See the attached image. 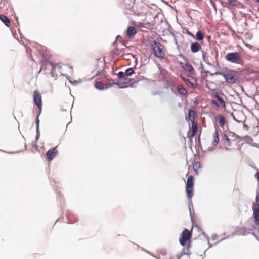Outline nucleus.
<instances>
[{
  "instance_id": "bb28decb",
  "label": "nucleus",
  "mask_w": 259,
  "mask_h": 259,
  "mask_svg": "<svg viewBox=\"0 0 259 259\" xmlns=\"http://www.w3.org/2000/svg\"><path fill=\"white\" fill-rule=\"evenodd\" d=\"M125 75L126 76H131L134 73V71L133 68H128L125 71Z\"/></svg>"
},
{
  "instance_id": "412c9836",
  "label": "nucleus",
  "mask_w": 259,
  "mask_h": 259,
  "mask_svg": "<svg viewBox=\"0 0 259 259\" xmlns=\"http://www.w3.org/2000/svg\"><path fill=\"white\" fill-rule=\"evenodd\" d=\"M177 92L182 95H185L187 93L186 89L182 85H178L177 88Z\"/></svg>"
},
{
  "instance_id": "b1692460",
  "label": "nucleus",
  "mask_w": 259,
  "mask_h": 259,
  "mask_svg": "<svg viewBox=\"0 0 259 259\" xmlns=\"http://www.w3.org/2000/svg\"><path fill=\"white\" fill-rule=\"evenodd\" d=\"M219 141V134L217 129H215V132L213 134V141L212 142V144L215 146L218 144Z\"/></svg>"
},
{
  "instance_id": "bf43d9fd",
  "label": "nucleus",
  "mask_w": 259,
  "mask_h": 259,
  "mask_svg": "<svg viewBox=\"0 0 259 259\" xmlns=\"http://www.w3.org/2000/svg\"><path fill=\"white\" fill-rule=\"evenodd\" d=\"M234 99L235 100V99H239L240 100H241V98H234Z\"/></svg>"
},
{
  "instance_id": "69168bd1",
  "label": "nucleus",
  "mask_w": 259,
  "mask_h": 259,
  "mask_svg": "<svg viewBox=\"0 0 259 259\" xmlns=\"http://www.w3.org/2000/svg\"><path fill=\"white\" fill-rule=\"evenodd\" d=\"M252 99H253L254 100H255V98H252Z\"/></svg>"
},
{
  "instance_id": "c03bdc74",
  "label": "nucleus",
  "mask_w": 259,
  "mask_h": 259,
  "mask_svg": "<svg viewBox=\"0 0 259 259\" xmlns=\"http://www.w3.org/2000/svg\"><path fill=\"white\" fill-rule=\"evenodd\" d=\"M202 234L203 235V236L206 238V240L207 237H209L204 232L202 231Z\"/></svg>"
},
{
  "instance_id": "7c9ffc66",
  "label": "nucleus",
  "mask_w": 259,
  "mask_h": 259,
  "mask_svg": "<svg viewBox=\"0 0 259 259\" xmlns=\"http://www.w3.org/2000/svg\"><path fill=\"white\" fill-rule=\"evenodd\" d=\"M218 101L220 103L223 108H225V102L223 98H217Z\"/></svg>"
},
{
  "instance_id": "cd10ccee",
  "label": "nucleus",
  "mask_w": 259,
  "mask_h": 259,
  "mask_svg": "<svg viewBox=\"0 0 259 259\" xmlns=\"http://www.w3.org/2000/svg\"><path fill=\"white\" fill-rule=\"evenodd\" d=\"M40 114H39V113H37L36 118L35 119V125H36V130L39 129V117Z\"/></svg>"
},
{
  "instance_id": "1a4fd4ad",
  "label": "nucleus",
  "mask_w": 259,
  "mask_h": 259,
  "mask_svg": "<svg viewBox=\"0 0 259 259\" xmlns=\"http://www.w3.org/2000/svg\"><path fill=\"white\" fill-rule=\"evenodd\" d=\"M57 154L56 147H53L48 150L46 153L47 160L48 161H52Z\"/></svg>"
},
{
  "instance_id": "338daca9",
  "label": "nucleus",
  "mask_w": 259,
  "mask_h": 259,
  "mask_svg": "<svg viewBox=\"0 0 259 259\" xmlns=\"http://www.w3.org/2000/svg\"><path fill=\"white\" fill-rule=\"evenodd\" d=\"M257 241L259 242V238H257Z\"/></svg>"
},
{
  "instance_id": "a878e982",
  "label": "nucleus",
  "mask_w": 259,
  "mask_h": 259,
  "mask_svg": "<svg viewBox=\"0 0 259 259\" xmlns=\"http://www.w3.org/2000/svg\"><path fill=\"white\" fill-rule=\"evenodd\" d=\"M204 38V34L201 31H198L196 34V39L198 41H202Z\"/></svg>"
},
{
  "instance_id": "e433bc0d",
  "label": "nucleus",
  "mask_w": 259,
  "mask_h": 259,
  "mask_svg": "<svg viewBox=\"0 0 259 259\" xmlns=\"http://www.w3.org/2000/svg\"><path fill=\"white\" fill-rule=\"evenodd\" d=\"M211 103L213 105L217 107V108H219L220 107L219 105L218 102L215 100H212L211 101Z\"/></svg>"
},
{
  "instance_id": "ea45409f",
  "label": "nucleus",
  "mask_w": 259,
  "mask_h": 259,
  "mask_svg": "<svg viewBox=\"0 0 259 259\" xmlns=\"http://www.w3.org/2000/svg\"><path fill=\"white\" fill-rule=\"evenodd\" d=\"M186 33L192 37H194V35L188 30H186Z\"/></svg>"
},
{
  "instance_id": "4be33fe9",
  "label": "nucleus",
  "mask_w": 259,
  "mask_h": 259,
  "mask_svg": "<svg viewBox=\"0 0 259 259\" xmlns=\"http://www.w3.org/2000/svg\"><path fill=\"white\" fill-rule=\"evenodd\" d=\"M218 122L221 127L223 128L225 124L226 119L222 115H219L217 116Z\"/></svg>"
},
{
  "instance_id": "2f4dec72",
  "label": "nucleus",
  "mask_w": 259,
  "mask_h": 259,
  "mask_svg": "<svg viewBox=\"0 0 259 259\" xmlns=\"http://www.w3.org/2000/svg\"><path fill=\"white\" fill-rule=\"evenodd\" d=\"M36 136H35V142L37 143V141L40 137V134L39 129L36 130Z\"/></svg>"
},
{
  "instance_id": "6e6d98bb",
  "label": "nucleus",
  "mask_w": 259,
  "mask_h": 259,
  "mask_svg": "<svg viewBox=\"0 0 259 259\" xmlns=\"http://www.w3.org/2000/svg\"><path fill=\"white\" fill-rule=\"evenodd\" d=\"M176 258L177 259H181V257H180V256H179L178 254L176 255Z\"/></svg>"
},
{
  "instance_id": "5fc2aeb1",
  "label": "nucleus",
  "mask_w": 259,
  "mask_h": 259,
  "mask_svg": "<svg viewBox=\"0 0 259 259\" xmlns=\"http://www.w3.org/2000/svg\"><path fill=\"white\" fill-rule=\"evenodd\" d=\"M206 251H207V250H205V251L204 252V253H203V255H201L200 256H203V255H204V256H206Z\"/></svg>"
},
{
  "instance_id": "0eeeda50",
  "label": "nucleus",
  "mask_w": 259,
  "mask_h": 259,
  "mask_svg": "<svg viewBox=\"0 0 259 259\" xmlns=\"http://www.w3.org/2000/svg\"><path fill=\"white\" fill-rule=\"evenodd\" d=\"M68 100L66 101H64V103L63 105L60 106V109L62 112H66L67 109L72 108L73 104L74 103V98H68Z\"/></svg>"
},
{
  "instance_id": "de8ad7c7",
  "label": "nucleus",
  "mask_w": 259,
  "mask_h": 259,
  "mask_svg": "<svg viewBox=\"0 0 259 259\" xmlns=\"http://www.w3.org/2000/svg\"><path fill=\"white\" fill-rule=\"evenodd\" d=\"M243 138H249V139H251V138L250 136H247V135L245 136L244 137H243ZM242 138H243V137H242Z\"/></svg>"
},
{
  "instance_id": "58836bf2",
  "label": "nucleus",
  "mask_w": 259,
  "mask_h": 259,
  "mask_svg": "<svg viewBox=\"0 0 259 259\" xmlns=\"http://www.w3.org/2000/svg\"><path fill=\"white\" fill-rule=\"evenodd\" d=\"M207 244L209 246V247H208V249L209 248H212L213 245H211L210 242H209V237H207Z\"/></svg>"
},
{
  "instance_id": "49530a36",
  "label": "nucleus",
  "mask_w": 259,
  "mask_h": 259,
  "mask_svg": "<svg viewBox=\"0 0 259 259\" xmlns=\"http://www.w3.org/2000/svg\"><path fill=\"white\" fill-rule=\"evenodd\" d=\"M57 196L59 198H61V194L60 192H57Z\"/></svg>"
},
{
  "instance_id": "9b49d317",
  "label": "nucleus",
  "mask_w": 259,
  "mask_h": 259,
  "mask_svg": "<svg viewBox=\"0 0 259 259\" xmlns=\"http://www.w3.org/2000/svg\"><path fill=\"white\" fill-rule=\"evenodd\" d=\"M131 81V80L128 76H125L123 78L118 79L117 82L116 84L118 85L120 88H124L130 84Z\"/></svg>"
},
{
  "instance_id": "f3484780",
  "label": "nucleus",
  "mask_w": 259,
  "mask_h": 259,
  "mask_svg": "<svg viewBox=\"0 0 259 259\" xmlns=\"http://www.w3.org/2000/svg\"><path fill=\"white\" fill-rule=\"evenodd\" d=\"M42 98H33L34 103L35 106H37L38 109L39 114H41L42 111Z\"/></svg>"
},
{
  "instance_id": "79ce46f5",
  "label": "nucleus",
  "mask_w": 259,
  "mask_h": 259,
  "mask_svg": "<svg viewBox=\"0 0 259 259\" xmlns=\"http://www.w3.org/2000/svg\"><path fill=\"white\" fill-rule=\"evenodd\" d=\"M243 123H244L243 124V128L244 130H245L246 131H248V130H249L248 126L247 125H246V124H245L244 122Z\"/></svg>"
},
{
  "instance_id": "423d86ee",
  "label": "nucleus",
  "mask_w": 259,
  "mask_h": 259,
  "mask_svg": "<svg viewBox=\"0 0 259 259\" xmlns=\"http://www.w3.org/2000/svg\"><path fill=\"white\" fill-rule=\"evenodd\" d=\"M224 76L227 82L233 84L235 83L237 80L236 73L234 72H228L226 73H221Z\"/></svg>"
},
{
  "instance_id": "c85d7f7f",
  "label": "nucleus",
  "mask_w": 259,
  "mask_h": 259,
  "mask_svg": "<svg viewBox=\"0 0 259 259\" xmlns=\"http://www.w3.org/2000/svg\"><path fill=\"white\" fill-rule=\"evenodd\" d=\"M230 135L233 137H234L236 139H242V137L239 135H237L234 132H229Z\"/></svg>"
},
{
  "instance_id": "f8f14e48",
  "label": "nucleus",
  "mask_w": 259,
  "mask_h": 259,
  "mask_svg": "<svg viewBox=\"0 0 259 259\" xmlns=\"http://www.w3.org/2000/svg\"><path fill=\"white\" fill-rule=\"evenodd\" d=\"M67 219L68 220V224H74L77 221L76 216L73 214L70 211H67L66 213Z\"/></svg>"
},
{
  "instance_id": "f03ea898",
  "label": "nucleus",
  "mask_w": 259,
  "mask_h": 259,
  "mask_svg": "<svg viewBox=\"0 0 259 259\" xmlns=\"http://www.w3.org/2000/svg\"><path fill=\"white\" fill-rule=\"evenodd\" d=\"M150 47L153 50L154 56L160 59H164L165 57L164 47L160 42L153 41L150 44Z\"/></svg>"
},
{
  "instance_id": "5701e85b",
  "label": "nucleus",
  "mask_w": 259,
  "mask_h": 259,
  "mask_svg": "<svg viewBox=\"0 0 259 259\" xmlns=\"http://www.w3.org/2000/svg\"><path fill=\"white\" fill-rule=\"evenodd\" d=\"M95 87L96 89L99 90H104L108 88V86L107 84H103L101 82H96L95 84Z\"/></svg>"
},
{
  "instance_id": "052dcab7",
  "label": "nucleus",
  "mask_w": 259,
  "mask_h": 259,
  "mask_svg": "<svg viewBox=\"0 0 259 259\" xmlns=\"http://www.w3.org/2000/svg\"><path fill=\"white\" fill-rule=\"evenodd\" d=\"M220 241H218L215 244H214V245H216Z\"/></svg>"
},
{
  "instance_id": "f257e3e1",
  "label": "nucleus",
  "mask_w": 259,
  "mask_h": 259,
  "mask_svg": "<svg viewBox=\"0 0 259 259\" xmlns=\"http://www.w3.org/2000/svg\"><path fill=\"white\" fill-rule=\"evenodd\" d=\"M192 236V232L185 228L182 231L179 239L180 245L184 247L181 252L184 255H187L189 257L191 253H189L188 251L189 249L191 247V243Z\"/></svg>"
},
{
  "instance_id": "774afa93",
  "label": "nucleus",
  "mask_w": 259,
  "mask_h": 259,
  "mask_svg": "<svg viewBox=\"0 0 259 259\" xmlns=\"http://www.w3.org/2000/svg\"><path fill=\"white\" fill-rule=\"evenodd\" d=\"M256 226H259V224L258 225H255Z\"/></svg>"
},
{
  "instance_id": "2eb2a0df",
  "label": "nucleus",
  "mask_w": 259,
  "mask_h": 259,
  "mask_svg": "<svg viewBox=\"0 0 259 259\" xmlns=\"http://www.w3.org/2000/svg\"><path fill=\"white\" fill-rule=\"evenodd\" d=\"M191 51L193 53H196L201 50V46L198 42H192L190 46Z\"/></svg>"
},
{
  "instance_id": "ddd939ff",
  "label": "nucleus",
  "mask_w": 259,
  "mask_h": 259,
  "mask_svg": "<svg viewBox=\"0 0 259 259\" xmlns=\"http://www.w3.org/2000/svg\"><path fill=\"white\" fill-rule=\"evenodd\" d=\"M196 115V112L192 110L189 109L188 112V115L186 117V120L187 122H192L195 121V117Z\"/></svg>"
},
{
  "instance_id": "393cba45",
  "label": "nucleus",
  "mask_w": 259,
  "mask_h": 259,
  "mask_svg": "<svg viewBox=\"0 0 259 259\" xmlns=\"http://www.w3.org/2000/svg\"><path fill=\"white\" fill-rule=\"evenodd\" d=\"M228 3L230 5L233 7H239L241 4L237 0H228Z\"/></svg>"
},
{
  "instance_id": "6ab92c4d",
  "label": "nucleus",
  "mask_w": 259,
  "mask_h": 259,
  "mask_svg": "<svg viewBox=\"0 0 259 259\" xmlns=\"http://www.w3.org/2000/svg\"><path fill=\"white\" fill-rule=\"evenodd\" d=\"M184 69L190 73L191 74H195V71L191 64L189 63H186L184 66H183Z\"/></svg>"
},
{
  "instance_id": "4c0bfd02",
  "label": "nucleus",
  "mask_w": 259,
  "mask_h": 259,
  "mask_svg": "<svg viewBox=\"0 0 259 259\" xmlns=\"http://www.w3.org/2000/svg\"><path fill=\"white\" fill-rule=\"evenodd\" d=\"M1 151H2V152H6V153H9L10 154H15V153H19L20 152H22V151H16V152H5L4 150H1Z\"/></svg>"
},
{
  "instance_id": "4468645a",
  "label": "nucleus",
  "mask_w": 259,
  "mask_h": 259,
  "mask_svg": "<svg viewBox=\"0 0 259 259\" xmlns=\"http://www.w3.org/2000/svg\"><path fill=\"white\" fill-rule=\"evenodd\" d=\"M136 29L133 26H130L127 28L126 31V35L130 38L133 37L137 33Z\"/></svg>"
},
{
  "instance_id": "6e6552de",
  "label": "nucleus",
  "mask_w": 259,
  "mask_h": 259,
  "mask_svg": "<svg viewBox=\"0 0 259 259\" xmlns=\"http://www.w3.org/2000/svg\"><path fill=\"white\" fill-rule=\"evenodd\" d=\"M191 122V129L192 132H191L190 130L188 132L187 137L190 140H192L193 137L195 136L198 129L197 124L195 122V121H193Z\"/></svg>"
},
{
  "instance_id": "8fccbe9b",
  "label": "nucleus",
  "mask_w": 259,
  "mask_h": 259,
  "mask_svg": "<svg viewBox=\"0 0 259 259\" xmlns=\"http://www.w3.org/2000/svg\"><path fill=\"white\" fill-rule=\"evenodd\" d=\"M252 235L255 237V238L257 239V238H259V236H256L254 233H252Z\"/></svg>"
},
{
  "instance_id": "72a5a7b5",
  "label": "nucleus",
  "mask_w": 259,
  "mask_h": 259,
  "mask_svg": "<svg viewBox=\"0 0 259 259\" xmlns=\"http://www.w3.org/2000/svg\"><path fill=\"white\" fill-rule=\"evenodd\" d=\"M230 116L232 117V118H233V120H234L235 122H236V123H243V122H242V121H240V120H238L237 119H236V118L235 117V116H234V115L233 113H231V114H230Z\"/></svg>"
},
{
  "instance_id": "473e14b6",
  "label": "nucleus",
  "mask_w": 259,
  "mask_h": 259,
  "mask_svg": "<svg viewBox=\"0 0 259 259\" xmlns=\"http://www.w3.org/2000/svg\"><path fill=\"white\" fill-rule=\"evenodd\" d=\"M118 78H119V79H121V78H124V77L126 76V75H125V72H119L118 73Z\"/></svg>"
},
{
  "instance_id": "a211bd4d",
  "label": "nucleus",
  "mask_w": 259,
  "mask_h": 259,
  "mask_svg": "<svg viewBox=\"0 0 259 259\" xmlns=\"http://www.w3.org/2000/svg\"><path fill=\"white\" fill-rule=\"evenodd\" d=\"M188 208H189V210L191 221L192 225H193V224L194 223V213H193L192 212V210H191V208H193V204L192 202L191 199L190 200H189V202H188Z\"/></svg>"
},
{
  "instance_id": "20e7f679",
  "label": "nucleus",
  "mask_w": 259,
  "mask_h": 259,
  "mask_svg": "<svg viewBox=\"0 0 259 259\" xmlns=\"http://www.w3.org/2000/svg\"><path fill=\"white\" fill-rule=\"evenodd\" d=\"M256 203L252 205L253 217L255 225L259 224V194H256L255 197Z\"/></svg>"
},
{
  "instance_id": "a19ab883",
  "label": "nucleus",
  "mask_w": 259,
  "mask_h": 259,
  "mask_svg": "<svg viewBox=\"0 0 259 259\" xmlns=\"http://www.w3.org/2000/svg\"><path fill=\"white\" fill-rule=\"evenodd\" d=\"M218 237L217 234H213L211 237V239L212 240H217L218 239Z\"/></svg>"
},
{
  "instance_id": "f704fd0d",
  "label": "nucleus",
  "mask_w": 259,
  "mask_h": 259,
  "mask_svg": "<svg viewBox=\"0 0 259 259\" xmlns=\"http://www.w3.org/2000/svg\"><path fill=\"white\" fill-rule=\"evenodd\" d=\"M224 136H225V138L226 140L228 142V145L231 146V140H230V138H229L228 136L226 134H224Z\"/></svg>"
},
{
  "instance_id": "7ed1b4c3",
  "label": "nucleus",
  "mask_w": 259,
  "mask_h": 259,
  "mask_svg": "<svg viewBox=\"0 0 259 259\" xmlns=\"http://www.w3.org/2000/svg\"><path fill=\"white\" fill-rule=\"evenodd\" d=\"M194 178L192 175H190L187 179L186 184V190L187 194L188 200L192 199L193 196V187H194Z\"/></svg>"
},
{
  "instance_id": "680f3d73",
  "label": "nucleus",
  "mask_w": 259,
  "mask_h": 259,
  "mask_svg": "<svg viewBox=\"0 0 259 259\" xmlns=\"http://www.w3.org/2000/svg\"><path fill=\"white\" fill-rule=\"evenodd\" d=\"M224 239H225V238H222L220 241H222V240H223Z\"/></svg>"
},
{
  "instance_id": "37998d69",
  "label": "nucleus",
  "mask_w": 259,
  "mask_h": 259,
  "mask_svg": "<svg viewBox=\"0 0 259 259\" xmlns=\"http://www.w3.org/2000/svg\"><path fill=\"white\" fill-rule=\"evenodd\" d=\"M255 178H256L258 182H259V172H257L255 175Z\"/></svg>"
},
{
  "instance_id": "39448f33",
  "label": "nucleus",
  "mask_w": 259,
  "mask_h": 259,
  "mask_svg": "<svg viewBox=\"0 0 259 259\" xmlns=\"http://www.w3.org/2000/svg\"><path fill=\"white\" fill-rule=\"evenodd\" d=\"M225 59L228 61L236 64H240L241 61L240 55L238 52L227 53L225 56Z\"/></svg>"
},
{
  "instance_id": "864d4df0",
  "label": "nucleus",
  "mask_w": 259,
  "mask_h": 259,
  "mask_svg": "<svg viewBox=\"0 0 259 259\" xmlns=\"http://www.w3.org/2000/svg\"><path fill=\"white\" fill-rule=\"evenodd\" d=\"M138 26L139 27H142V24L141 23H139L138 24Z\"/></svg>"
},
{
  "instance_id": "e2e57ef3",
  "label": "nucleus",
  "mask_w": 259,
  "mask_h": 259,
  "mask_svg": "<svg viewBox=\"0 0 259 259\" xmlns=\"http://www.w3.org/2000/svg\"><path fill=\"white\" fill-rule=\"evenodd\" d=\"M70 122L68 123V124L67 125V127L68 126L69 124H70Z\"/></svg>"
},
{
  "instance_id": "4d7b16f0",
  "label": "nucleus",
  "mask_w": 259,
  "mask_h": 259,
  "mask_svg": "<svg viewBox=\"0 0 259 259\" xmlns=\"http://www.w3.org/2000/svg\"><path fill=\"white\" fill-rule=\"evenodd\" d=\"M198 142H199V145H200L201 144H200V137H198Z\"/></svg>"
},
{
  "instance_id": "a18cd8bd",
  "label": "nucleus",
  "mask_w": 259,
  "mask_h": 259,
  "mask_svg": "<svg viewBox=\"0 0 259 259\" xmlns=\"http://www.w3.org/2000/svg\"><path fill=\"white\" fill-rule=\"evenodd\" d=\"M257 187V189L256 190V194H259V182H258Z\"/></svg>"
},
{
  "instance_id": "aec40b11",
  "label": "nucleus",
  "mask_w": 259,
  "mask_h": 259,
  "mask_svg": "<svg viewBox=\"0 0 259 259\" xmlns=\"http://www.w3.org/2000/svg\"><path fill=\"white\" fill-rule=\"evenodd\" d=\"M0 20L4 22L6 26L9 27L11 24L10 19L4 15H0Z\"/></svg>"
},
{
  "instance_id": "0e129e2a",
  "label": "nucleus",
  "mask_w": 259,
  "mask_h": 259,
  "mask_svg": "<svg viewBox=\"0 0 259 259\" xmlns=\"http://www.w3.org/2000/svg\"><path fill=\"white\" fill-rule=\"evenodd\" d=\"M256 1L259 3V0H256Z\"/></svg>"
},
{
  "instance_id": "9d476101",
  "label": "nucleus",
  "mask_w": 259,
  "mask_h": 259,
  "mask_svg": "<svg viewBox=\"0 0 259 259\" xmlns=\"http://www.w3.org/2000/svg\"><path fill=\"white\" fill-rule=\"evenodd\" d=\"M181 77L183 79V80L185 81L186 84L190 87L193 88L196 84V79L191 76H188L187 78H184L182 74H181Z\"/></svg>"
},
{
  "instance_id": "603ef678",
  "label": "nucleus",
  "mask_w": 259,
  "mask_h": 259,
  "mask_svg": "<svg viewBox=\"0 0 259 259\" xmlns=\"http://www.w3.org/2000/svg\"><path fill=\"white\" fill-rule=\"evenodd\" d=\"M178 255L179 256H180V257H182L183 255H184V254H183L182 252H181L180 253V254H178Z\"/></svg>"
},
{
  "instance_id": "dca6fc26",
  "label": "nucleus",
  "mask_w": 259,
  "mask_h": 259,
  "mask_svg": "<svg viewBox=\"0 0 259 259\" xmlns=\"http://www.w3.org/2000/svg\"><path fill=\"white\" fill-rule=\"evenodd\" d=\"M52 66V69L55 71L56 70H58L59 73H60L61 75H64V73L63 71L62 68L63 67H65V65H60L59 64H54L51 63V64Z\"/></svg>"
},
{
  "instance_id": "c756f323",
  "label": "nucleus",
  "mask_w": 259,
  "mask_h": 259,
  "mask_svg": "<svg viewBox=\"0 0 259 259\" xmlns=\"http://www.w3.org/2000/svg\"><path fill=\"white\" fill-rule=\"evenodd\" d=\"M200 163L199 162H196L194 163L193 165V169L196 173H197V170L195 169V168H200Z\"/></svg>"
},
{
  "instance_id": "3c124183",
  "label": "nucleus",
  "mask_w": 259,
  "mask_h": 259,
  "mask_svg": "<svg viewBox=\"0 0 259 259\" xmlns=\"http://www.w3.org/2000/svg\"><path fill=\"white\" fill-rule=\"evenodd\" d=\"M178 255L179 256H180V257H182L183 255H184V254H183L182 252H181L180 253V254H178Z\"/></svg>"
},
{
  "instance_id": "13d9d810",
  "label": "nucleus",
  "mask_w": 259,
  "mask_h": 259,
  "mask_svg": "<svg viewBox=\"0 0 259 259\" xmlns=\"http://www.w3.org/2000/svg\"><path fill=\"white\" fill-rule=\"evenodd\" d=\"M215 97H216V98L219 97V96L218 94V93H217V92H216V95H215Z\"/></svg>"
},
{
  "instance_id": "09e8293b",
  "label": "nucleus",
  "mask_w": 259,
  "mask_h": 259,
  "mask_svg": "<svg viewBox=\"0 0 259 259\" xmlns=\"http://www.w3.org/2000/svg\"><path fill=\"white\" fill-rule=\"evenodd\" d=\"M202 53H203V59L204 60L205 59V57L206 53H205L203 51H202Z\"/></svg>"
},
{
  "instance_id": "c9c22d12",
  "label": "nucleus",
  "mask_w": 259,
  "mask_h": 259,
  "mask_svg": "<svg viewBox=\"0 0 259 259\" xmlns=\"http://www.w3.org/2000/svg\"><path fill=\"white\" fill-rule=\"evenodd\" d=\"M33 97H41V94L37 91H35L33 93Z\"/></svg>"
}]
</instances>
